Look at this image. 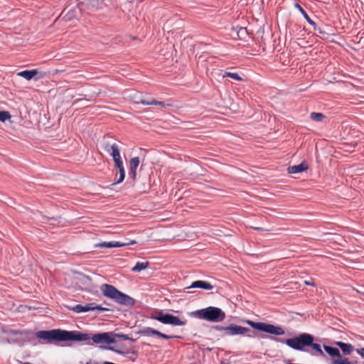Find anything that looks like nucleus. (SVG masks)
<instances>
[{"label": "nucleus", "mask_w": 364, "mask_h": 364, "mask_svg": "<svg viewBox=\"0 0 364 364\" xmlns=\"http://www.w3.org/2000/svg\"><path fill=\"white\" fill-rule=\"evenodd\" d=\"M38 338L46 341L48 343L61 341H86L90 338L87 333L77 331H65L53 329L50 331H39L36 333Z\"/></svg>", "instance_id": "f257e3e1"}, {"label": "nucleus", "mask_w": 364, "mask_h": 364, "mask_svg": "<svg viewBox=\"0 0 364 364\" xmlns=\"http://www.w3.org/2000/svg\"><path fill=\"white\" fill-rule=\"evenodd\" d=\"M100 289L105 296L113 299L118 304L125 306H133L135 303L133 298L119 291L112 285L104 284L101 286Z\"/></svg>", "instance_id": "f03ea898"}, {"label": "nucleus", "mask_w": 364, "mask_h": 364, "mask_svg": "<svg viewBox=\"0 0 364 364\" xmlns=\"http://www.w3.org/2000/svg\"><path fill=\"white\" fill-rule=\"evenodd\" d=\"M192 315L199 319L211 322H220L225 318V313L220 308L215 306H208L195 311L192 313Z\"/></svg>", "instance_id": "7ed1b4c3"}, {"label": "nucleus", "mask_w": 364, "mask_h": 364, "mask_svg": "<svg viewBox=\"0 0 364 364\" xmlns=\"http://www.w3.org/2000/svg\"><path fill=\"white\" fill-rule=\"evenodd\" d=\"M314 337L311 334L304 333L296 337L285 340V343L290 348L296 350H305L304 348L311 344Z\"/></svg>", "instance_id": "20e7f679"}, {"label": "nucleus", "mask_w": 364, "mask_h": 364, "mask_svg": "<svg viewBox=\"0 0 364 364\" xmlns=\"http://www.w3.org/2000/svg\"><path fill=\"white\" fill-rule=\"evenodd\" d=\"M245 323L255 330L274 336H282L285 333L283 328L279 326H274L264 322H255L252 320H245Z\"/></svg>", "instance_id": "39448f33"}, {"label": "nucleus", "mask_w": 364, "mask_h": 364, "mask_svg": "<svg viewBox=\"0 0 364 364\" xmlns=\"http://www.w3.org/2000/svg\"><path fill=\"white\" fill-rule=\"evenodd\" d=\"M150 318L164 324H171L173 326H183L186 324V321H181L177 316L168 314H163L161 311L152 314Z\"/></svg>", "instance_id": "423d86ee"}, {"label": "nucleus", "mask_w": 364, "mask_h": 364, "mask_svg": "<svg viewBox=\"0 0 364 364\" xmlns=\"http://www.w3.org/2000/svg\"><path fill=\"white\" fill-rule=\"evenodd\" d=\"M101 146L105 151L108 153L112 156L120 154L118 144L112 142L109 137L103 138L101 141Z\"/></svg>", "instance_id": "0eeeda50"}, {"label": "nucleus", "mask_w": 364, "mask_h": 364, "mask_svg": "<svg viewBox=\"0 0 364 364\" xmlns=\"http://www.w3.org/2000/svg\"><path fill=\"white\" fill-rule=\"evenodd\" d=\"M250 332V330L248 328L242 327L240 326H237L235 324H231L227 326L225 329V335L232 336L236 335H247L250 336L248 333Z\"/></svg>", "instance_id": "6e6552de"}, {"label": "nucleus", "mask_w": 364, "mask_h": 364, "mask_svg": "<svg viewBox=\"0 0 364 364\" xmlns=\"http://www.w3.org/2000/svg\"><path fill=\"white\" fill-rule=\"evenodd\" d=\"M70 309L75 313L87 312L95 309L102 311L109 310V309L102 307L101 306L97 305L95 303L87 304L85 306H82L81 304H77L72 307Z\"/></svg>", "instance_id": "1a4fd4ad"}, {"label": "nucleus", "mask_w": 364, "mask_h": 364, "mask_svg": "<svg viewBox=\"0 0 364 364\" xmlns=\"http://www.w3.org/2000/svg\"><path fill=\"white\" fill-rule=\"evenodd\" d=\"M92 340L95 343H114L116 340L112 336V332L96 333L92 336Z\"/></svg>", "instance_id": "9d476101"}, {"label": "nucleus", "mask_w": 364, "mask_h": 364, "mask_svg": "<svg viewBox=\"0 0 364 364\" xmlns=\"http://www.w3.org/2000/svg\"><path fill=\"white\" fill-rule=\"evenodd\" d=\"M139 333L144 336H157L158 337L162 338L164 339H170V338H173V336H172L164 334V333H163L157 330H155L152 328H150V327H146V328H143L142 330H141L139 331Z\"/></svg>", "instance_id": "9b49d317"}, {"label": "nucleus", "mask_w": 364, "mask_h": 364, "mask_svg": "<svg viewBox=\"0 0 364 364\" xmlns=\"http://www.w3.org/2000/svg\"><path fill=\"white\" fill-rule=\"evenodd\" d=\"M294 6H295V8H296L301 12V14L303 15L304 18L314 28V29L315 31L318 30L320 33H322L321 28L316 27V23L312 19L310 18V17L309 16L307 13L304 10V9L298 3H295L294 4Z\"/></svg>", "instance_id": "f8f14e48"}, {"label": "nucleus", "mask_w": 364, "mask_h": 364, "mask_svg": "<svg viewBox=\"0 0 364 364\" xmlns=\"http://www.w3.org/2000/svg\"><path fill=\"white\" fill-rule=\"evenodd\" d=\"M140 163L139 157H134L129 161V174L132 176L133 179L136 176V169Z\"/></svg>", "instance_id": "ddd939ff"}, {"label": "nucleus", "mask_w": 364, "mask_h": 364, "mask_svg": "<svg viewBox=\"0 0 364 364\" xmlns=\"http://www.w3.org/2000/svg\"><path fill=\"white\" fill-rule=\"evenodd\" d=\"M309 168L305 161L301 162L300 164L289 166L287 171L290 174L298 173L307 170Z\"/></svg>", "instance_id": "4468645a"}, {"label": "nucleus", "mask_w": 364, "mask_h": 364, "mask_svg": "<svg viewBox=\"0 0 364 364\" xmlns=\"http://www.w3.org/2000/svg\"><path fill=\"white\" fill-rule=\"evenodd\" d=\"M136 103H140L144 105H160L161 107H164L166 104L164 102L157 101L154 99L149 100H143L141 98H138L137 97H134Z\"/></svg>", "instance_id": "2eb2a0df"}, {"label": "nucleus", "mask_w": 364, "mask_h": 364, "mask_svg": "<svg viewBox=\"0 0 364 364\" xmlns=\"http://www.w3.org/2000/svg\"><path fill=\"white\" fill-rule=\"evenodd\" d=\"M188 288H200L205 290H210L213 289V286L209 282L202 280H198L193 282Z\"/></svg>", "instance_id": "dca6fc26"}, {"label": "nucleus", "mask_w": 364, "mask_h": 364, "mask_svg": "<svg viewBox=\"0 0 364 364\" xmlns=\"http://www.w3.org/2000/svg\"><path fill=\"white\" fill-rule=\"evenodd\" d=\"M336 345L341 348L344 355H350L354 350V346L350 343H346L341 341L336 342Z\"/></svg>", "instance_id": "f3484780"}, {"label": "nucleus", "mask_w": 364, "mask_h": 364, "mask_svg": "<svg viewBox=\"0 0 364 364\" xmlns=\"http://www.w3.org/2000/svg\"><path fill=\"white\" fill-rule=\"evenodd\" d=\"M331 364H352L349 359L341 355L338 350V355L331 359Z\"/></svg>", "instance_id": "a211bd4d"}, {"label": "nucleus", "mask_w": 364, "mask_h": 364, "mask_svg": "<svg viewBox=\"0 0 364 364\" xmlns=\"http://www.w3.org/2000/svg\"><path fill=\"white\" fill-rule=\"evenodd\" d=\"M38 70L36 69L33 70H26L17 73V75L25 78L27 80H31L34 76L38 74Z\"/></svg>", "instance_id": "6ab92c4d"}, {"label": "nucleus", "mask_w": 364, "mask_h": 364, "mask_svg": "<svg viewBox=\"0 0 364 364\" xmlns=\"http://www.w3.org/2000/svg\"><path fill=\"white\" fill-rule=\"evenodd\" d=\"M95 247H97L112 248V247H123V245H121L120 242L112 241V242H100L99 244H97L95 245Z\"/></svg>", "instance_id": "aec40b11"}, {"label": "nucleus", "mask_w": 364, "mask_h": 364, "mask_svg": "<svg viewBox=\"0 0 364 364\" xmlns=\"http://www.w3.org/2000/svg\"><path fill=\"white\" fill-rule=\"evenodd\" d=\"M149 265V262H137L134 267L132 268V271L134 272H140L147 268Z\"/></svg>", "instance_id": "412c9836"}, {"label": "nucleus", "mask_w": 364, "mask_h": 364, "mask_svg": "<svg viewBox=\"0 0 364 364\" xmlns=\"http://www.w3.org/2000/svg\"><path fill=\"white\" fill-rule=\"evenodd\" d=\"M323 349L331 356V359L338 355L339 349L337 348L324 345Z\"/></svg>", "instance_id": "4be33fe9"}, {"label": "nucleus", "mask_w": 364, "mask_h": 364, "mask_svg": "<svg viewBox=\"0 0 364 364\" xmlns=\"http://www.w3.org/2000/svg\"><path fill=\"white\" fill-rule=\"evenodd\" d=\"M112 158L114 162V166L117 168H118L119 170H120L121 168H124L123 162L120 154L112 156Z\"/></svg>", "instance_id": "5701e85b"}, {"label": "nucleus", "mask_w": 364, "mask_h": 364, "mask_svg": "<svg viewBox=\"0 0 364 364\" xmlns=\"http://www.w3.org/2000/svg\"><path fill=\"white\" fill-rule=\"evenodd\" d=\"M310 118L315 122H321L325 118V116L322 113L311 112Z\"/></svg>", "instance_id": "b1692460"}, {"label": "nucleus", "mask_w": 364, "mask_h": 364, "mask_svg": "<svg viewBox=\"0 0 364 364\" xmlns=\"http://www.w3.org/2000/svg\"><path fill=\"white\" fill-rule=\"evenodd\" d=\"M223 77H230L235 80L237 81H242L243 79L239 76V75L237 73H230V72H225L223 75Z\"/></svg>", "instance_id": "393cba45"}, {"label": "nucleus", "mask_w": 364, "mask_h": 364, "mask_svg": "<svg viewBox=\"0 0 364 364\" xmlns=\"http://www.w3.org/2000/svg\"><path fill=\"white\" fill-rule=\"evenodd\" d=\"M112 336L115 339V338H122L123 340H129V341H134V339L129 337L128 335H125V334H123V333H113L112 332Z\"/></svg>", "instance_id": "a878e982"}, {"label": "nucleus", "mask_w": 364, "mask_h": 364, "mask_svg": "<svg viewBox=\"0 0 364 364\" xmlns=\"http://www.w3.org/2000/svg\"><path fill=\"white\" fill-rule=\"evenodd\" d=\"M309 346L311 347L316 352H317L320 355H324L323 350H321L320 345H318L317 343H314V341H311V344H309Z\"/></svg>", "instance_id": "bb28decb"}, {"label": "nucleus", "mask_w": 364, "mask_h": 364, "mask_svg": "<svg viewBox=\"0 0 364 364\" xmlns=\"http://www.w3.org/2000/svg\"><path fill=\"white\" fill-rule=\"evenodd\" d=\"M11 118V114L7 111H0V121L5 122Z\"/></svg>", "instance_id": "cd10ccee"}, {"label": "nucleus", "mask_w": 364, "mask_h": 364, "mask_svg": "<svg viewBox=\"0 0 364 364\" xmlns=\"http://www.w3.org/2000/svg\"><path fill=\"white\" fill-rule=\"evenodd\" d=\"M119 178L117 181V183H120L121 182H122L125 177L124 168H121L120 170H119Z\"/></svg>", "instance_id": "c85d7f7f"}, {"label": "nucleus", "mask_w": 364, "mask_h": 364, "mask_svg": "<svg viewBox=\"0 0 364 364\" xmlns=\"http://www.w3.org/2000/svg\"><path fill=\"white\" fill-rule=\"evenodd\" d=\"M356 352L363 358H364V348H360L356 349Z\"/></svg>", "instance_id": "c756f323"}, {"label": "nucleus", "mask_w": 364, "mask_h": 364, "mask_svg": "<svg viewBox=\"0 0 364 364\" xmlns=\"http://www.w3.org/2000/svg\"><path fill=\"white\" fill-rule=\"evenodd\" d=\"M214 328L218 331H223L225 333V329L227 328V326H214Z\"/></svg>", "instance_id": "7c9ffc66"}, {"label": "nucleus", "mask_w": 364, "mask_h": 364, "mask_svg": "<svg viewBox=\"0 0 364 364\" xmlns=\"http://www.w3.org/2000/svg\"><path fill=\"white\" fill-rule=\"evenodd\" d=\"M136 242L135 240H129L127 242H121V245H123V246L129 245H134Z\"/></svg>", "instance_id": "2f4dec72"}, {"label": "nucleus", "mask_w": 364, "mask_h": 364, "mask_svg": "<svg viewBox=\"0 0 364 364\" xmlns=\"http://www.w3.org/2000/svg\"><path fill=\"white\" fill-rule=\"evenodd\" d=\"M253 230H258V231H267L268 230L264 228H261V227H254V226H251L250 227Z\"/></svg>", "instance_id": "473e14b6"}, {"label": "nucleus", "mask_w": 364, "mask_h": 364, "mask_svg": "<svg viewBox=\"0 0 364 364\" xmlns=\"http://www.w3.org/2000/svg\"><path fill=\"white\" fill-rule=\"evenodd\" d=\"M304 284L309 286H315V284L312 282L305 281Z\"/></svg>", "instance_id": "72a5a7b5"}, {"label": "nucleus", "mask_w": 364, "mask_h": 364, "mask_svg": "<svg viewBox=\"0 0 364 364\" xmlns=\"http://www.w3.org/2000/svg\"><path fill=\"white\" fill-rule=\"evenodd\" d=\"M286 364H295V363H291V360H287V361L286 362Z\"/></svg>", "instance_id": "f704fd0d"}]
</instances>
